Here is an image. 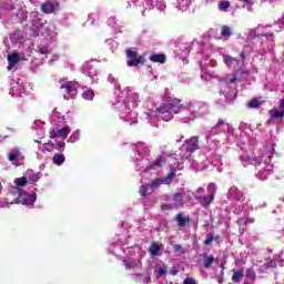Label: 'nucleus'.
Wrapping results in <instances>:
<instances>
[{
  "mask_svg": "<svg viewBox=\"0 0 284 284\" xmlns=\"http://www.w3.org/2000/svg\"><path fill=\"white\" fill-rule=\"evenodd\" d=\"M223 61L227 68H232V65H234L239 60L232 55L224 54Z\"/></svg>",
  "mask_w": 284,
  "mask_h": 284,
  "instance_id": "obj_19",
  "label": "nucleus"
},
{
  "mask_svg": "<svg viewBox=\"0 0 284 284\" xmlns=\"http://www.w3.org/2000/svg\"><path fill=\"white\" fill-rule=\"evenodd\" d=\"M219 8L222 12H227V10L230 9V1L220 2Z\"/></svg>",
  "mask_w": 284,
  "mask_h": 284,
  "instance_id": "obj_29",
  "label": "nucleus"
},
{
  "mask_svg": "<svg viewBox=\"0 0 284 284\" xmlns=\"http://www.w3.org/2000/svg\"><path fill=\"white\" fill-rule=\"evenodd\" d=\"M202 109H203V102L190 103L187 105V110L189 112H191V114H201Z\"/></svg>",
  "mask_w": 284,
  "mask_h": 284,
  "instance_id": "obj_11",
  "label": "nucleus"
},
{
  "mask_svg": "<svg viewBox=\"0 0 284 284\" xmlns=\"http://www.w3.org/2000/svg\"><path fill=\"white\" fill-rule=\"evenodd\" d=\"M183 148L186 149V152L189 154H193V152H196L199 150V136H192L191 139L185 140Z\"/></svg>",
  "mask_w": 284,
  "mask_h": 284,
  "instance_id": "obj_5",
  "label": "nucleus"
},
{
  "mask_svg": "<svg viewBox=\"0 0 284 284\" xmlns=\"http://www.w3.org/2000/svg\"><path fill=\"white\" fill-rule=\"evenodd\" d=\"M149 59L152 63H165V54H152Z\"/></svg>",
  "mask_w": 284,
  "mask_h": 284,
  "instance_id": "obj_18",
  "label": "nucleus"
},
{
  "mask_svg": "<svg viewBox=\"0 0 284 284\" xmlns=\"http://www.w3.org/2000/svg\"><path fill=\"white\" fill-rule=\"evenodd\" d=\"M243 284H250V283H243Z\"/></svg>",
  "mask_w": 284,
  "mask_h": 284,
  "instance_id": "obj_53",
  "label": "nucleus"
},
{
  "mask_svg": "<svg viewBox=\"0 0 284 284\" xmlns=\"http://www.w3.org/2000/svg\"><path fill=\"white\" fill-rule=\"evenodd\" d=\"M174 250L175 252H183V246H181V244H175Z\"/></svg>",
  "mask_w": 284,
  "mask_h": 284,
  "instance_id": "obj_42",
  "label": "nucleus"
},
{
  "mask_svg": "<svg viewBox=\"0 0 284 284\" xmlns=\"http://www.w3.org/2000/svg\"><path fill=\"white\" fill-rule=\"evenodd\" d=\"M225 128H230V124L225 120L220 119L215 124V126H213L212 132H214V130H220L221 132H225Z\"/></svg>",
  "mask_w": 284,
  "mask_h": 284,
  "instance_id": "obj_15",
  "label": "nucleus"
},
{
  "mask_svg": "<svg viewBox=\"0 0 284 284\" xmlns=\"http://www.w3.org/2000/svg\"><path fill=\"white\" fill-rule=\"evenodd\" d=\"M213 263H214V256L204 254V263H203L204 270H210Z\"/></svg>",
  "mask_w": 284,
  "mask_h": 284,
  "instance_id": "obj_17",
  "label": "nucleus"
},
{
  "mask_svg": "<svg viewBox=\"0 0 284 284\" xmlns=\"http://www.w3.org/2000/svg\"><path fill=\"white\" fill-rule=\"evenodd\" d=\"M83 99L87 101H93L94 100V91L93 90H87L82 93Z\"/></svg>",
  "mask_w": 284,
  "mask_h": 284,
  "instance_id": "obj_27",
  "label": "nucleus"
},
{
  "mask_svg": "<svg viewBox=\"0 0 284 284\" xmlns=\"http://www.w3.org/2000/svg\"><path fill=\"white\" fill-rule=\"evenodd\" d=\"M175 221H176L179 227H185V225L192 224V220L190 219V216H183L182 213H178L175 215Z\"/></svg>",
  "mask_w": 284,
  "mask_h": 284,
  "instance_id": "obj_8",
  "label": "nucleus"
},
{
  "mask_svg": "<svg viewBox=\"0 0 284 284\" xmlns=\"http://www.w3.org/2000/svg\"><path fill=\"white\" fill-rule=\"evenodd\" d=\"M197 192H201V193L203 194V192H205V189L199 187V189H197Z\"/></svg>",
  "mask_w": 284,
  "mask_h": 284,
  "instance_id": "obj_46",
  "label": "nucleus"
},
{
  "mask_svg": "<svg viewBox=\"0 0 284 284\" xmlns=\"http://www.w3.org/2000/svg\"><path fill=\"white\" fill-rule=\"evenodd\" d=\"M236 81L241 83L243 80L239 79L235 74L231 80H229V83H236Z\"/></svg>",
  "mask_w": 284,
  "mask_h": 284,
  "instance_id": "obj_41",
  "label": "nucleus"
},
{
  "mask_svg": "<svg viewBox=\"0 0 284 284\" xmlns=\"http://www.w3.org/2000/svg\"><path fill=\"white\" fill-rule=\"evenodd\" d=\"M151 187L154 190V187H161V185H165V180L164 179H155L151 183H149Z\"/></svg>",
  "mask_w": 284,
  "mask_h": 284,
  "instance_id": "obj_26",
  "label": "nucleus"
},
{
  "mask_svg": "<svg viewBox=\"0 0 284 284\" xmlns=\"http://www.w3.org/2000/svg\"><path fill=\"white\" fill-rule=\"evenodd\" d=\"M165 162V159H163V155H159L158 159L150 165H148L144 169V172H150L151 170H154L155 168H161L163 163Z\"/></svg>",
  "mask_w": 284,
  "mask_h": 284,
  "instance_id": "obj_12",
  "label": "nucleus"
},
{
  "mask_svg": "<svg viewBox=\"0 0 284 284\" xmlns=\"http://www.w3.org/2000/svg\"><path fill=\"white\" fill-rule=\"evenodd\" d=\"M125 54L130 59L126 61V65H129V68H136V65H140V63L143 65L144 59L143 55H139V52L128 49Z\"/></svg>",
  "mask_w": 284,
  "mask_h": 284,
  "instance_id": "obj_3",
  "label": "nucleus"
},
{
  "mask_svg": "<svg viewBox=\"0 0 284 284\" xmlns=\"http://www.w3.org/2000/svg\"><path fill=\"white\" fill-rule=\"evenodd\" d=\"M255 222V220L254 219H250V217H247L246 220H245V224H247V223H254Z\"/></svg>",
  "mask_w": 284,
  "mask_h": 284,
  "instance_id": "obj_45",
  "label": "nucleus"
},
{
  "mask_svg": "<svg viewBox=\"0 0 284 284\" xmlns=\"http://www.w3.org/2000/svg\"><path fill=\"white\" fill-rule=\"evenodd\" d=\"M53 148L59 152H63L65 150V142H58Z\"/></svg>",
  "mask_w": 284,
  "mask_h": 284,
  "instance_id": "obj_33",
  "label": "nucleus"
},
{
  "mask_svg": "<svg viewBox=\"0 0 284 284\" xmlns=\"http://www.w3.org/2000/svg\"><path fill=\"white\" fill-rule=\"evenodd\" d=\"M235 74H250V71L245 70V69H239Z\"/></svg>",
  "mask_w": 284,
  "mask_h": 284,
  "instance_id": "obj_40",
  "label": "nucleus"
},
{
  "mask_svg": "<svg viewBox=\"0 0 284 284\" xmlns=\"http://www.w3.org/2000/svg\"><path fill=\"white\" fill-rule=\"evenodd\" d=\"M123 264L128 267V270H134L136 267L138 263L136 261H123Z\"/></svg>",
  "mask_w": 284,
  "mask_h": 284,
  "instance_id": "obj_30",
  "label": "nucleus"
},
{
  "mask_svg": "<svg viewBox=\"0 0 284 284\" xmlns=\"http://www.w3.org/2000/svg\"><path fill=\"white\" fill-rule=\"evenodd\" d=\"M162 210H172V204H162Z\"/></svg>",
  "mask_w": 284,
  "mask_h": 284,
  "instance_id": "obj_43",
  "label": "nucleus"
},
{
  "mask_svg": "<svg viewBox=\"0 0 284 284\" xmlns=\"http://www.w3.org/2000/svg\"><path fill=\"white\" fill-rule=\"evenodd\" d=\"M64 99H67V101H68V99H70V98H68V95H64Z\"/></svg>",
  "mask_w": 284,
  "mask_h": 284,
  "instance_id": "obj_50",
  "label": "nucleus"
},
{
  "mask_svg": "<svg viewBox=\"0 0 284 284\" xmlns=\"http://www.w3.org/2000/svg\"><path fill=\"white\" fill-rule=\"evenodd\" d=\"M266 172H272V169H267Z\"/></svg>",
  "mask_w": 284,
  "mask_h": 284,
  "instance_id": "obj_49",
  "label": "nucleus"
},
{
  "mask_svg": "<svg viewBox=\"0 0 284 284\" xmlns=\"http://www.w3.org/2000/svg\"><path fill=\"white\" fill-rule=\"evenodd\" d=\"M70 132H72L70 126H64L62 129H50L49 139H68V134H70Z\"/></svg>",
  "mask_w": 284,
  "mask_h": 284,
  "instance_id": "obj_4",
  "label": "nucleus"
},
{
  "mask_svg": "<svg viewBox=\"0 0 284 284\" xmlns=\"http://www.w3.org/2000/svg\"><path fill=\"white\" fill-rule=\"evenodd\" d=\"M27 199L30 203H34L37 201V193L28 194Z\"/></svg>",
  "mask_w": 284,
  "mask_h": 284,
  "instance_id": "obj_36",
  "label": "nucleus"
},
{
  "mask_svg": "<svg viewBox=\"0 0 284 284\" xmlns=\"http://www.w3.org/2000/svg\"><path fill=\"white\" fill-rule=\"evenodd\" d=\"M216 239H219V236L215 237V241H216Z\"/></svg>",
  "mask_w": 284,
  "mask_h": 284,
  "instance_id": "obj_52",
  "label": "nucleus"
},
{
  "mask_svg": "<svg viewBox=\"0 0 284 284\" xmlns=\"http://www.w3.org/2000/svg\"><path fill=\"white\" fill-rule=\"evenodd\" d=\"M246 278H256V272H254V268L246 270Z\"/></svg>",
  "mask_w": 284,
  "mask_h": 284,
  "instance_id": "obj_34",
  "label": "nucleus"
},
{
  "mask_svg": "<svg viewBox=\"0 0 284 284\" xmlns=\"http://www.w3.org/2000/svg\"><path fill=\"white\" fill-rule=\"evenodd\" d=\"M57 6H59V3L44 2V3L41 4V11L44 14H52V12H54V9L57 8Z\"/></svg>",
  "mask_w": 284,
  "mask_h": 284,
  "instance_id": "obj_9",
  "label": "nucleus"
},
{
  "mask_svg": "<svg viewBox=\"0 0 284 284\" xmlns=\"http://www.w3.org/2000/svg\"><path fill=\"white\" fill-rule=\"evenodd\" d=\"M221 37H223V39H225V41H227V39H230V37H232V28H230L227 26H223L221 29Z\"/></svg>",
  "mask_w": 284,
  "mask_h": 284,
  "instance_id": "obj_21",
  "label": "nucleus"
},
{
  "mask_svg": "<svg viewBox=\"0 0 284 284\" xmlns=\"http://www.w3.org/2000/svg\"><path fill=\"white\" fill-rule=\"evenodd\" d=\"M261 106V101H258L257 98H253L248 103H247V108H250L251 110H255L256 108Z\"/></svg>",
  "mask_w": 284,
  "mask_h": 284,
  "instance_id": "obj_25",
  "label": "nucleus"
},
{
  "mask_svg": "<svg viewBox=\"0 0 284 284\" xmlns=\"http://www.w3.org/2000/svg\"><path fill=\"white\" fill-rule=\"evenodd\" d=\"M212 241H214V235L210 233L206 235V239L204 240V245H211Z\"/></svg>",
  "mask_w": 284,
  "mask_h": 284,
  "instance_id": "obj_35",
  "label": "nucleus"
},
{
  "mask_svg": "<svg viewBox=\"0 0 284 284\" xmlns=\"http://www.w3.org/2000/svg\"><path fill=\"white\" fill-rule=\"evenodd\" d=\"M280 105H281L282 108H284V99H283V100H281Z\"/></svg>",
  "mask_w": 284,
  "mask_h": 284,
  "instance_id": "obj_47",
  "label": "nucleus"
},
{
  "mask_svg": "<svg viewBox=\"0 0 284 284\" xmlns=\"http://www.w3.org/2000/svg\"><path fill=\"white\" fill-rule=\"evenodd\" d=\"M241 59H246L247 57V53L245 51H242L241 54H240Z\"/></svg>",
  "mask_w": 284,
  "mask_h": 284,
  "instance_id": "obj_44",
  "label": "nucleus"
},
{
  "mask_svg": "<svg viewBox=\"0 0 284 284\" xmlns=\"http://www.w3.org/2000/svg\"><path fill=\"white\" fill-rule=\"evenodd\" d=\"M20 154H21V152L13 151V152L9 153L8 159H9V161H16L17 159H19Z\"/></svg>",
  "mask_w": 284,
  "mask_h": 284,
  "instance_id": "obj_31",
  "label": "nucleus"
},
{
  "mask_svg": "<svg viewBox=\"0 0 284 284\" xmlns=\"http://www.w3.org/2000/svg\"><path fill=\"white\" fill-rule=\"evenodd\" d=\"M243 3H250L251 0H242Z\"/></svg>",
  "mask_w": 284,
  "mask_h": 284,
  "instance_id": "obj_48",
  "label": "nucleus"
},
{
  "mask_svg": "<svg viewBox=\"0 0 284 284\" xmlns=\"http://www.w3.org/2000/svg\"><path fill=\"white\" fill-rule=\"evenodd\" d=\"M209 195L204 196H195V201L202 205V207L207 209L212 203H214V199H216V184L210 183L207 185Z\"/></svg>",
  "mask_w": 284,
  "mask_h": 284,
  "instance_id": "obj_2",
  "label": "nucleus"
},
{
  "mask_svg": "<svg viewBox=\"0 0 284 284\" xmlns=\"http://www.w3.org/2000/svg\"><path fill=\"white\" fill-rule=\"evenodd\" d=\"M41 179V173L37 172V173H32L31 175H29L27 178L28 183H38V181Z\"/></svg>",
  "mask_w": 284,
  "mask_h": 284,
  "instance_id": "obj_24",
  "label": "nucleus"
},
{
  "mask_svg": "<svg viewBox=\"0 0 284 284\" xmlns=\"http://www.w3.org/2000/svg\"><path fill=\"white\" fill-rule=\"evenodd\" d=\"M53 164L61 166L65 163V155L63 153H55L52 158Z\"/></svg>",
  "mask_w": 284,
  "mask_h": 284,
  "instance_id": "obj_14",
  "label": "nucleus"
},
{
  "mask_svg": "<svg viewBox=\"0 0 284 284\" xmlns=\"http://www.w3.org/2000/svg\"><path fill=\"white\" fill-rule=\"evenodd\" d=\"M268 114L271 116V119H280L281 121H283L284 119V108H282L281 105L278 108L274 106L273 109H271L268 111Z\"/></svg>",
  "mask_w": 284,
  "mask_h": 284,
  "instance_id": "obj_6",
  "label": "nucleus"
},
{
  "mask_svg": "<svg viewBox=\"0 0 284 284\" xmlns=\"http://www.w3.org/2000/svg\"><path fill=\"white\" fill-rule=\"evenodd\" d=\"M8 60V70H13L14 65H17V63H19V61H21V58L19 57V53L13 52L11 54L8 55L7 58Z\"/></svg>",
  "mask_w": 284,
  "mask_h": 284,
  "instance_id": "obj_7",
  "label": "nucleus"
},
{
  "mask_svg": "<svg viewBox=\"0 0 284 284\" xmlns=\"http://www.w3.org/2000/svg\"><path fill=\"white\" fill-rule=\"evenodd\" d=\"M265 270H272V267H276V261L274 260H268L265 264H264Z\"/></svg>",
  "mask_w": 284,
  "mask_h": 284,
  "instance_id": "obj_32",
  "label": "nucleus"
},
{
  "mask_svg": "<svg viewBox=\"0 0 284 284\" xmlns=\"http://www.w3.org/2000/svg\"><path fill=\"white\" fill-rule=\"evenodd\" d=\"M264 179H267V175H265Z\"/></svg>",
  "mask_w": 284,
  "mask_h": 284,
  "instance_id": "obj_51",
  "label": "nucleus"
},
{
  "mask_svg": "<svg viewBox=\"0 0 284 284\" xmlns=\"http://www.w3.org/2000/svg\"><path fill=\"white\" fill-rule=\"evenodd\" d=\"M173 205H174V207H183V194L182 193H175L173 195Z\"/></svg>",
  "mask_w": 284,
  "mask_h": 284,
  "instance_id": "obj_16",
  "label": "nucleus"
},
{
  "mask_svg": "<svg viewBox=\"0 0 284 284\" xmlns=\"http://www.w3.org/2000/svg\"><path fill=\"white\" fill-rule=\"evenodd\" d=\"M243 274H244V270H243V268L236 271V272L232 275V281H233V283H241V278H243Z\"/></svg>",
  "mask_w": 284,
  "mask_h": 284,
  "instance_id": "obj_23",
  "label": "nucleus"
},
{
  "mask_svg": "<svg viewBox=\"0 0 284 284\" xmlns=\"http://www.w3.org/2000/svg\"><path fill=\"white\" fill-rule=\"evenodd\" d=\"M174 176H176V169H171V172L166 175L164 179L165 185H171V183L174 181Z\"/></svg>",
  "mask_w": 284,
  "mask_h": 284,
  "instance_id": "obj_22",
  "label": "nucleus"
},
{
  "mask_svg": "<svg viewBox=\"0 0 284 284\" xmlns=\"http://www.w3.org/2000/svg\"><path fill=\"white\" fill-rule=\"evenodd\" d=\"M139 192L142 196H150V194H152L154 192V189L152 187V184L146 183V184L140 186Z\"/></svg>",
  "mask_w": 284,
  "mask_h": 284,
  "instance_id": "obj_13",
  "label": "nucleus"
},
{
  "mask_svg": "<svg viewBox=\"0 0 284 284\" xmlns=\"http://www.w3.org/2000/svg\"><path fill=\"white\" fill-rule=\"evenodd\" d=\"M151 256H159L161 252V246L156 242H153L149 248Z\"/></svg>",
  "mask_w": 284,
  "mask_h": 284,
  "instance_id": "obj_20",
  "label": "nucleus"
},
{
  "mask_svg": "<svg viewBox=\"0 0 284 284\" xmlns=\"http://www.w3.org/2000/svg\"><path fill=\"white\" fill-rule=\"evenodd\" d=\"M183 110V105H181V100L175 99L173 102L162 104L158 109V116L162 119V121H172L174 119V114H179Z\"/></svg>",
  "mask_w": 284,
  "mask_h": 284,
  "instance_id": "obj_1",
  "label": "nucleus"
},
{
  "mask_svg": "<svg viewBox=\"0 0 284 284\" xmlns=\"http://www.w3.org/2000/svg\"><path fill=\"white\" fill-rule=\"evenodd\" d=\"M184 284H196V281L192 277H187L184 280Z\"/></svg>",
  "mask_w": 284,
  "mask_h": 284,
  "instance_id": "obj_38",
  "label": "nucleus"
},
{
  "mask_svg": "<svg viewBox=\"0 0 284 284\" xmlns=\"http://www.w3.org/2000/svg\"><path fill=\"white\" fill-rule=\"evenodd\" d=\"M14 183L18 187H24V185L28 183V178L22 176L14 180Z\"/></svg>",
  "mask_w": 284,
  "mask_h": 284,
  "instance_id": "obj_28",
  "label": "nucleus"
},
{
  "mask_svg": "<svg viewBox=\"0 0 284 284\" xmlns=\"http://www.w3.org/2000/svg\"><path fill=\"white\" fill-rule=\"evenodd\" d=\"M40 54H49L48 47H42L39 49Z\"/></svg>",
  "mask_w": 284,
  "mask_h": 284,
  "instance_id": "obj_39",
  "label": "nucleus"
},
{
  "mask_svg": "<svg viewBox=\"0 0 284 284\" xmlns=\"http://www.w3.org/2000/svg\"><path fill=\"white\" fill-rule=\"evenodd\" d=\"M60 90H65L67 94L72 95L73 92H77V82H72V81L65 82L60 87Z\"/></svg>",
  "mask_w": 284,
  "mask_h": 284,
  "instance_id": "obj_10",
  "label": "nucleus"
},
{
  "mask_svg": "<svg viewBox=\"0 0 284 284\" xmlns=\"http://www.w3.org/2000/svg\"><path fill=\"white\" fill-rule=\"evenodd\" d=\"M158 274H159V276H163V275H165V274H168V267H160L159 270H158Z\"/></svg>",
  "mask_w": 284,
  "mask_h": 284,
  "instance_id": "obj_37",
  "label": "nucleus"
}]
</instances>
